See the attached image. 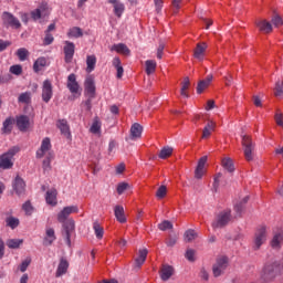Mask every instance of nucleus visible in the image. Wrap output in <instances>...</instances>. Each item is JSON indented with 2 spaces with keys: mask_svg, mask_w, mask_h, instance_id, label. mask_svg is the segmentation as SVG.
I'll return each mask as SVG.
<instances>
[{
  "mask_svg": "<svg viewBox=\"0 0 283 283\" xmlns=\"http://www.w3.org/2000/svg\"><path fill=\"white\" fill-rule=\"evenodd\" d=\"M207 87H209L208 82H206L205 80L199 81L197 85V94H202L205 90H207Z\"/></svg>",
  "mask_w": 283,
  "mask_h": 283,
  "instance_id": "50",
  "label": "nucleus"
},
{
  "mask_svg": "<svg viewBox=\"0 0 283 283\" xmlns=\"http://www.w3.org/2000/svg\"><path fill=\"white\" fill-rule=\"evenodd\" d=\"M145 65H146V74L148 76H150V74H154V72H156L157 63L155 60H147L145 62Z\"/></svg>",
  "mask_w": 283,
  "mask_h": 283,
  "instance_id": "39",
  "label": "nucleus"
},
{
  "mask_svg": "<svg viewBox=\"0 0 283 283\" xmlns=\"http://www.w3.org/2000/svg\"><path fill=\"white\" fill-rule=\"evenodd\" d=\"M186 259L189 261V262H196V251L192 250V249H188L186 251Z\"/></svg>",
  "mask_w": 283,
  "mask_h": 283,
  "instance_id": "54",
  "label": "nucleus"
},
{
  "mask_svg": "<svg viewBox=\"0 0 283 283\" xmlns=\"http://www.w3.org/2000/svg\"><path fill=\"white\" fill-rule=\"evenodd\" d=\"M113 12L115 14V17H117L118 19H120L123 17V12H125V4L120 1L118 2H113Z\"/></svg>",
  "mask_w": 283,
  "mask_h": 283,
  "instance_id": "28",
  "label": "nucleus"
},
{
  "mask_svg": "<svg viewBox=\"0 0 283 283\" xmlns=\"http://www.w3.org/2000/svg\"><path fill=\"white\" fill-rule=\"evenodd\" d=\"M147 249L139 250L138 256L135 259V264L138 266V269L145 264V260H147Z\"/></svg>",
  "mask_w": 283,
  "mask_h": 283,
  "instance_id": "29",
  "label": "nucleus"
},
{
  "mask_svg": "<svg viewBox=\"0 0 283 283\" xmlns=\"http://www.w3.org/2000/svg\"><path fill=\"white\" fill-rule=\"evenodd\" d=\"M282 95H283V81H277L275 84L274 96H282Z\"/></svg>",
  "mask_w": 283,
  "mask_h": 283,
  "instance_id": "52",
  "label": "nucleus"
},
{
  "mask_svg": "<svg viewBox=\"0 0 283 283\" xmlns=\"http://www.w3.org/2000/svg\"><path fill=\"white\" fill-rule=\"evenodd\" d=\"M272 24L274 28H280L281 25H283V20L280 15H274L272 18Z\"/></svg>",
  "mask_w": 283,
  "mask_h": 283,
  "instance_id": "56",
  "label": "nucleus"
},
{
  "mask_svg": "<svg viewBox=\"0 0 283 283\" xmlns=\"http://www.w3.org/2000/svg\"><path fill=\"white\" fill-rule=\"evenodd\" d=\"M96 70V55L86 56V72L90 74Z\"/></svg>",
  "mask_w": 283,
  "mask_h": 283,
  "instance_id": "27",
  "label": "nucleus"
},
{
  "mask_svg": "<svg viewBox=\"0 0 283 283\" xmlns=\"http://www.w3.org/2000/svg\"><path fill=\"white\" fill-rule=\"evenodd\" d=\"M64 231H65V240L67 247H72V233H74V229H76V226L74 223V220L69 219L67 221H64Z\"/></svg>",
  "mask_w": 283,
  "mask_h": 283,
  "instance_id": "9",
  "label": "nucleus"
},
{
  "mask_svg": "<svg viewBox=\"0 0 283 283\" xmlns=\"http://www.w3.org/2000/svg\"><path fill=\"white\" fill-rule=\"evenodd\" d=\"M84 90L88 98H94V96H96V84L94 83V77H86L84 82Z\"/></svg>",
  "mask_w": 283,
  "mask_h": 283,
  "instance_id": "10",
  "label": "nucleus"
},
{
  "mask_svg": "<svg viewBox=\"0 0 283 283\" xmlns=\"http://www.w3.org/2000/svg\"><path fill=\"white\" fill-rule=\"evenodd\" d=\"M12 125H14V118L8 117L2 124L3 134H10L12 132Z\"/></svg>",
  "mask_w": 283,
  "mask_h": 283,
  "instance_id": "36",
  "label": "nucleus"
},
{
  "mask_svg": "<svg viewBox=\"0 0 283 283\" xmlns=\"http://www.w3.org/2000/svg\"><path fill=\"white\" fill-rule=\"evenodd\" d=\"M57 127L60 128L61 134H63V136H66V138H70V136H72V133H70V125L67 124L66 119L57 120Z\"/></svg>",
  "mask_w": 283,
  "mask_h": 283,
  "instance_id": "23",
  "label": "nucleus"
},
{
  "mask_svg": "<svg viewBox=\"0 0 283 283\" xmlns=\"http://www.w3.org/2000/svg\"><path fill=\"white\" fill-rule=\"evenodd\" d=\"M115 218L120 224H125L127 222V218L125 217V208L123 206H115L114 208Z\"/></svg>",
  "mask_w": 283,
  "mask_h": 283,
  "instance_id": "21",
  "label": "nucleus"
},
{
  "mask_svg": "<svg viewBox=\"0 0 283 283\" xmlns=\"http://www.w3.org/2000/svg\"><path fill=\"white\" fill-rule=\"evenodd\" d=\"M15 123L20 132H28V129L30 128V117L28 115L17 116Z\"/></svg>",
  "mask_w": 283,
  "mask_h": 283,
  "instance_id": "13",
  "label": "nucleus"
},
{
  "mask_svg": "<svg viewBox=\"0 0 283 283\" xmlns=\"http://www.w3.org/2000/svg\"><path fill=\"white\" fill-rule=\"evenodd\" d=\"M207 165V156H203L199 159L197 168L195 170V178L197 180L202 179V176H205V166Z\"/></svg>",
  "mask_w": 283,
  "mask_h": 283,
  "instance_id": "16",
  "label": "nucleus"
},
{
  "mask_svg": "<svg viewBox=\"0 0 283 283\" xmlns=\"http://www.w3.org/2000/svg\"><path fill=\"white\" fill-rule=\"evenodd\" d=\"M65 44L66 45L64 46V54H65L64 61L65 63H70L72 59H74L75 46H74V43L70 41H66Z\"/></svg>",
  "mask_w": 283,
  "mask_h": 283,
  "instance_id": "18",
  "label": "nucleus"
},
{
  "mask_svg": "<svg viewBox=\"0 0 283 283\" xmlns=\"http://www.w3.org/2000/svg\"><path fill=\"white\" fill-rule=\"evenodd\" d=\"M52 158L50 155H46V158L43 160V169H50V164L52 163Z\"/></svg>",
  "mask_w": 283,
  "mask_h": 283,
  "instance_id": "63",
  "label": "nucleus"
},
{
  "mask_svg": "<svg viewBox=\"0 0 283 283\" xmlns=\"http://www.w3.org/2000/svg\"><path fill=\"white\" fill-rule=\"evenodd\" d=\"M7 222V227H10V229H17V227H19V219L14 218V217H8L6 219Z\"/></svg>",
  "mask_w": 283,
  "mask_h": 283,
  "instance_id": "46",
  "label": "nucleus"
},
{
  "mask_svg": "<svg viewBox=\"0 0 283 283\" xmlns=\"http://www.w3.org/2000/svg\"><path fill=\"white\" fill-rule=\"evenodd\" d=\"M48 65V59L41 56L38 57L36 61L33 64V71L39 74V72H41V70H43V67H46Z\"/></svg>",
  "mask_w": 283,
  "mask_h": 283,
  "instance_id": "25",
  "label": "nucleus"
},
{
  "mask_svg": "<svg viewBox=\"0 0 283 283\" xmlns=\"http://www.w3.org/2000/svg\"><path fill=\"white\" fill-rule=\"evenodd\" d=\"M156 12L160 14L163 12V0H154Z\"/></svg>",
  "mask_w": 283,
  "mask_h": 283,
  "instance_id": "61",
  "label": "nucleus"
},
{
  "mask_svg": "<svg viewBox=\"0 0 283 283\" xmlns=\"http://www.w3.org/2000/svg\"><path fill=\"white\" fill-rule=\"evenodd\" d=\"M43 156H50V158H54V153H52V142L50 137H45L42 143L40 149L36 151V158H43Z\"/></svg>",
  "mask_w": 283,
  "mask_h": 283,
  "instance_id": "6",
  "label": "nucleus"
},
{
  "mask_svg": "<svg viewBox=\"0 0 283 283\" xmlns=\"http://www.w3.org/2000/svg\"><path fill=\"white\" fill-rule=\"evenodd\" d=\"M163 52H165V42L160 41L157 48V59H163Z\"/></svg>",
  "mask_w": 283,
  "mask_h": 283,
  "instance_id": "58",
  "label": "nucleus"
},
{
  "mask_svg": "<svg viewBox=\"0 0 283 283\" xmlns=\"http://www.w3.org/2000/svg\"><path fill=\"white\" fill-rule=\"evenodd\" d=\"M19 151V147L13 146L7 153L2 154L0 156V169H12V167H14V156H17Z\"/></svg>",
  "mask_w": 283,
  "mask_h": 283,
  "instance_id": "1",
  "label": "nucleus"
},
{
  "mask_svg": "<svg viewBox=\"0 0 283 283\" xmlns=\"http://www.w3.org/2000/svg\"><path fill=\"white\" fill-rule=\"evenodd\" d=\"M69 269H70V262H67V259L62 258L57 265L55 277H62V275H65V273H67Z\"/></svg>",
  "mask_w": 283,
  "mask_h": 283,
  "instance_id": "17",
  "label": "nucleus"
},
{
  "mask_svg": "<svg viewBox=\"0 0 283 283\" xmlns=\"http://www.w3.org/2000/svg\"><path fill=\"white\" fill-rule=\"evenodd\" d=\"M241 138L245 160L251 163L253 160V151H255V143H253V139L249 135H242Z\"/></svg>",
  "mask_w": 283,
  "mask_h": 283,
  "instance_id": "4",
  "label": "nucleus"
},
{
  "mask_svg": "<svg viewBox=\"0 0 283 283\" xmlns=\"http://www.w3.org/2000/svg\"><path fill=\"white\" fill-rule=\"evenodd\" d=\"M227 269H229V258L226 255L218 256L216 263L212 265L213 277L224 275Z\"/></svg>",
  "mask_w": 283,
  "mask_h": 283,
  "instance_id": "3",
  "label": "nucleus"
},
{
  "mask_svg": "<svg viewBox=\"0 0 283 283\" xmlns=\"http://www.w3.org/2000/svg\"><path fill=\"white\" fill-rule=\"evenodd\" d=\"M174 275V266L171 265H163L161 271H160V277L164 282H167L169 277Z\"/></svg>",
  "mask_w": 283,
  "mask_h": 283,
  "instance_id": "24",
  "label": "nucleus"
},
{
  "mask_svg": "<svg viewBox=\"0 0 283 283\" xmlns=\"http://www.w3.org/2000/svg\"><path fill=\"white\" fill-rule=\"evenodd\" d=\"M231 209H226L219 212L212 221V229H224L231 222Z\"/></svg>",
  "mask_w": 283,
  "mask_h": 283,
  "instance_id": "2",
  "label": "nucleus"
},
{
  "mask_svg": "<svg viewBox=\"0 0 283 283\" xmlns=\"http://www.w3.org/2000/svg\"><path fill=\"white\" fill-rule=\"evenodd\" d=\"M214 129H216L214 122L213 120L208 122V124L205 126L202 130V138H209V136H211Z\"/></svg>",
  "mask_w": 283,
  "mask_h": 283,
  "instance_id": "33",
  "label": "nucleus"
},
{
  "mask_svg": "<svg viewBox=\"0 0 283 283\" xmlns=\"http://www.w3.org/2000/svg\"><path fill=\"white\" fill-rule=\"evenodd\" d=\"M93 229H94L97 240H103V235H104L105 231L103 230V227H101V223H98V221H95L93 223Z\"/></svg>",
  "mask_w": 283,
  "mask_h": 283,
  "instance_id": "40",
  "label": "nucleus"
},
{
  "mask_svg": "<svg viewBox=\"0 0 283 283\" xmlns=\"http://www.w3.org/2000/svg\"><path fill=\"white\" fill-rule=\"evenodd\" d=\"M256 28H259L260 32L264 34H271L273 32V24L266 20H261L255 23Z\"/></svg>",
  "mask_w": 283,
  "mask_h": 283,
  "instance_id": "19",
  "label": "nucleus"
},
{
  "mask_svg": "<svg viewBox=\"0 0 283 283\" xmlns=\"http://www.w3.org/2000/svg\"><path fill=\"white\" fill-rule=\"evenodd\" d=\"M15 54H17L19 61H27L28 56H30V51H28V49H25V48H20V49H18Z\"/></svg>",
  "mask_w": 283,
  "mask_h": 283,
  "instance_id": "42",
  "label": "nucleus"
},
{
  "mask_svg": "<svg viewBox=\"0 0 283 283\" xmlns=\"http://www.w3.org/2000/svg\"><path fill=\"white\" fill-rule=\"evenodd\" d=\"M66 87L71 94H78V90H81V86L78 85V82H76V74L71 73L67 76V83Z\"/></svg>",
  "mask_w": 283,
  "mask_h": 283,
  "instance_id": "12",
  "label": "nucleus"
},
{
  "mask_svg": "<svg viewBox=\"0 0 283 283\" xmlns=\"http://www.w3.org/2000/svg\"><path fill=\"white\" fill-rule=\"evenodd\" d=\"M266 242V228L261 227L256 230L254 234V251H258L262 244Z\"/></svg>",
  "mask_w": 283,
  "mask_h": 283,
  "instance_id": "7",
  "label": "nucleus"
},
{
  "mask_svg": "<svg viewBox=\"0 0 283 283\" xmlns=\"http://www.w3.org/2000/svg\"><path fill=\"white\" fill-rule=\"evenodd\" d=\"M23 211L27 216H32L34 212V207H32V203L30 201H25L22 206Z\"/></svg>",
  "mask_w": 283,
  "mask_h": 283,
  "instance_id": "48",
  "label": "nucleus"
},
{
  "mask_svg": "<svg viewBox=\"0 0 283 283\" xmlns=\"http://www.w3.org/2000/svg\"><path fill=\"white\" fill-rule=\"evenodd\" d=\"M54 43V36L51 33L45 32L44 45H52Z\"/></svg>",
  "mask_w": 283,
  "mask_h": 283,
  "instance_id": "59",
  "label": "nucleus"
},
{
  "mask_svg": "<svg viewBox=\"0 0 283 283\" xmlns=\"http://www.w3.org/2000/svg\"><path fill=\"white\" fill-rule=\"evenodd\" d=\"M9 72L15 76H21V74H23V66H21V64L12 65L10 66Z\"/></svg>",
  "mask_w": 283,
  "mask_h": 283,
  "instance_id": "45",
  "label": "nucleus"
},
{
  "mask_svg": "<svg viewBox=\"0 0 283 283\" xmlns=\"http://www.w3.org/2000/svg\"><path fill=\"white\" fill-rule=\"evenodd\" d=\"M52 96H54L52 82H50V80H45L42 86V101L44 103H50V101H52Z\"/></svg>",
  "mask_w": 283,
  "mask_h": 283,
  "instance_id": "8",
  "label": "nucleus"
},
{
  "mask_svg": "<svg viewBox=\"0 0 283 283\" xmlns=\"http://www.w3.org/2000/svg\"><path fill=\"white\" fill-rule=\"evenodd\" d=\"M10 45H12V43L10 41L0 40V52L8 50V48H10Z\"/></svg>",
  "mask_w": 283,
  "mask_h": 283,
  "instance_id": "60",
  "label": "nucleus"
},
{
  "mask_svg": "<svg viewBox=\"0 0 283 283\" xmlns=\"http://www.w3.org/2000/svg\"><path fill=\"white\" fill-rule=\"evenodd\" d=\"M91 134H101V120H98V117L94 118V122L90 128Z\"/></svg>",
  "mask_w": 283,
  "mask_h": 283,
  "instance_id": "44",
  "label": "nucleus"
},
{
  "mask_svg": "<svg viewBox=\"0 0 283 283\" xmlns=\"http://www.w3.org/2000/svg\"><path fill=\"white\" fill-rule=\"evenodd\" d=\"M56 196H57L56 189H51L46 191V197H45L46 203L51 205V207H56Z\"/></svg>",
  "mask_w": 283,
  "mask_h": 283,
  "instance_id": "26",
  "label": "nucleus"
},
{
  "mask_svg": "<svg viewBox=\"0 0 283 283\" xmlns=\"http://www.w3.org/2000/svg\"><path fill=\"white\" fill-rule=\"evenodd\" d=\"M143 136V125L135 123L130 127V139L138 140Z\"/></svg>",
  "mask_w": 283,
  "mask_h": 283,
  "instance_id": "20",
  "label": "nucleus"
},
{
  "mask_svg": "<svg viewBox=\"0 0 283 283\" xmlns=\"http://www.w3.org/2000/svg\"><path fill=\"white\" fill-rule=\"evenodd\" d=\"M1 21L4 28H13L14 30H19V28H21V21H19V18L14 17L11 12H2Z\"/></svg>",
  "mask_w": 283,
  "mask_h": 283,
  "instance_id": "5",
  "label": "nucleus"
},
{
  "mask_svg": "<svg viewBox=\"0 0 283 283\" xmlns=\"http://www.w3.org/2000/svg\"><path fill=\"white\" fill-rule=\"evenodd\" d=\"M206 51H207V43L205 42L198 43L193 53L195 59H198V61H202V59H205Z\"/></svg>",
  "mask_w": 283,
  "mask_h": 283,
  "instance_id": "22",
  "label": "nucleus"
},
{
  "mask_svg": "<svg viewBox=\"0 0 283 283\" xmlns=\"http://www.w3.org/2000/svg\"><path fill=\"white\" fill-rule=\"evenodd\" d=\"M234 211L239 214L242 213V211H244V203H241V201L235 203Z\"/></svg>",
  "mask_w": 283,
  "mask_h": 283,
  "instance_id": "64",
  "label": "nucleus"
},
{
  "mask_svg": "<svg viewBox=\"0 0 283 283\" xmlns=\"http://www.w3.org/2000/svg\"><path fill=\"white\" fill-rule=\"evenodd\" d=\"M282 242H283V232H279L274 234L271 241L272 249H280V247H282Z\"/></svg>",
  "mask_w": 283,
  "mask_h": 283,
  "instance_id": "34",
  "label": "nucleus"
},
{
  "mask_svg": "<svg viewBox=\"0 0 283 283\" xmlns=\"http://www.w3.org/2000/svg\"><path fill=\"white\" fill-rule=\"evenodd\" d=\"M196 238H198V233H196L195 230H187L185 232L186 242H193V240H196Z\"/></svg>",
  "mask_w": 283,
  "mask_h": 283,
  "instance_id": "47",
  "label": "nucleus"
},
{
  "mask_svg": "<svg viewBox=\"0 0 283 283\" xmlns=\"http://www.w3.org/2000/svg\"><path fill=\"white\" fill-rule=\"evenodd\" d=\"M165 196H167V186H160V187L157 189L156 197H157L159 200H163V198H165Z\"/></svg>",
  "mask_w": 283,
  "mask_h": 283,
  "instance_id": "51",
  "label": "nucleus"
},
{
  "mask_svg": "<svg viewBox=\"0 0 283 283\" xmlns=\"http://www.w3.org/2000/svg\"><path fill=\"white\" fill-rule=\"evenodd\" d=\"M71 213H78V207L76 206H69L64 207L63 210L57 214L59 222H65L67 218H70Z\"/></svg>",
  "mask_w": 283,
  "mask_h": 283,
  "instance_id": "11",
  "label": "nucleus"
},
{
  "mask_svg": "<svg viewBox=\"0 0 283 283\" xmlns=\"http://www.w3.org/2000/svg\"><path fill=\"white\" fill-rule=\"evenodd\" d=\"M18 103H22L24 105H30V103H32V93L24 92V93L20 94L18 97Z\"/></svg>",
  "mask_w": 283,
  "mask_h": 283,
  "instance_id": "37",
  "label": "nucleus"
},
{
  "mask_svg": "<svg viewBox=\"0 0 283 283\" xmlns=\"http://www.w3.org/2000/svg\"><path fill=\"white\" fill-rule=\"evenodd\" d=\"M221 165L226 171H229V174H233L235 171V167L233 166V159L226 157L222 159Z\"/></svg>",
  "mask_w": 283,
  "mask_h": 283,
  "instance_id": "31",
  "label": "nucleus"
},
{
  "mask_svg": "<svg viewBox=\"0 0 283 283\" xmlns=\"http://www.w3.org/2000/svg\"><path fill=\"white\" fill-rule=\"evenodd\" d=\"M56 241V232L53 228H46L45 229V235L43 239V245L44 247H52L54 242Z\"/></svg>",
  "mask_w": 283,
  "mask_h": 283,
  "instance_id": "15",
  "label": "nucleus"
},
{
  "mask_svg": "<svg viewBox=\"0 0 283 283\" xmlns=\"http://www.w3.org/2000/svg\"><path fill=\"white\" fill-rule=\"evenodd\" d=\"M127 189H129V184L127 182H120L117 186V193L119 196H122V193H125V191H127Z\"/></svg>",
  "mask_w": 283,
  "mask_h": 283,
  "instance_id": "53",
  "label": "nucleus"
},
{
  "mask_svg": "<svg viewBox=\"0 0 283 283\" xmlns=\"http://www.w3.org/2000/svg\"><path fill=\"white\" fill-rule=\"evenodd\" d=\"M221 178H222V174L221 172H219V174H217L214 176V181H213V185H212L214 191H218V188L220 187V179Z\"/></svg>",
  "mask_w": 283,
  "mask_h": 283,
  "instance_id": "57",
  "label": "nucleus"
},
{
  "mask_svg": "<svg viewBox=\"0 0 283 283\" xmlns=\"http://www.w3.org/2000/svg\"><path fill=\"white\" fill-rule=\"evenodd\" d=\"M46 9L48 4H41L38 9L31 11V19H33V21H39Z\"/></svg>",
  "mask_w": 283,
  "mask_h": 283,
  "instance_id": "30",
  "label": "nucleus"
},
{
  "mask_svg": "<svg viewBox=\"0 0 283 283\" xmlns=\"http://www.w3.org/2000/svg\"><path fill=\"white\" fill-rule=\"evenodd\" d=\"M191 85V82L189 81V77H185L184 82L181 83V90L180 94L184 96V98H189V94L187 93V90H189V86Z\"/></svg>",
  "mask_w": 283,
  "mask_h": 283,
  "instance_id": "38",
  "label": "nucleus"
},
{
  "mask_svg": "<svg viewBox=\"0 0 283 283\" xmlns=\"http://www.w3.org/2000/svg\"><path fill=\"white\" fill-rule=\"evenodd\" d=\"M167 229H174V223H171L168 220L163 221L161 223L158 224V230L159 231H167Z\"/></svg>",
  "mask_w": 283,
  "mask_h": 283,
  "instance_id": "49",
  "label": "nucleus"
},
{
  "mask_svg": "<svg viewBox=\"0 0 283 283\" xmlns=\"http://www.w3.org/2000/svg\"><path fill=\"white\" fill-rule=\"evenodd\" d=\"M69 39H81L83 36V30L78 27H73L67 32Z\"/></svg>",
  "mask_w": 283,
  "mask_h": 283,
  "instance_id": "35",
  "label": "nucleus"
},
{
  "mask_svg": "<svg viewBox=\"0 0 283 283\" xmlns=\"http://www.w3.org/2000/svg\"><path fill=\"white\" fill-rule=\"evenodd\" d=\"M171 154H174V148H171V147H164L159 151V158H161V160H165V159L169 158V156H171Z\"/></svg>",
  "mask_w": 283,
  "mask_h": 283,
  "instance_id": "43",
  "label": "nucleus"
},
{
  "mask_svg": "<svg viewBox=\"0 0 283 283\" xmlns=\"http://www.w3.org/2000/svg\"><path fill=\"white\" fill-rule=\"evenodd\" d=\"M112 50H115V52H117L118 54H124L125 56H129L130 54L129 48H127V45L123 43L114 44Z\"/></svg>",
  "mask_w": 283,
  "mask_h": 283,
  "instance_id": "32",
  "label": "nucleus"
},
{
  "mask_svg": "<svg viewBox=\"0 0 283 283\" xmlns=\"http://www.w3.org/2000/svg\"><path fill=\"white\" fill-rule=\"evenodd\" d=\"M13 190L17 196H23L25 193V181L20 176H17L12 182Z\"/></svg>",
  "mask_w": 283,
  "mask_h": 283,
  "instance_id": "14",
  "label": "nucleus"
},
{
  "mask_svg": "<svg viewBox=\"0 0 283 283\" xmlns=\"http://www.w3.org/2000/svg\"><path fill=\"white\" fill-rule=\"evenodd\" d=\"M32 260L31 259H25L19 266L21 273H25L28 271V266H30Z\"/></svg>",
  "mask_w": 283,
  "mask_h": 283,
  "instance_id": "55",
  "label": "nucleus"
},
{
  "mask_svg": "<svg viewBox=\"0 0 283 283\" xmlns=\"http://www.w3.org/2000/svg\"><path fill=\"white\" fill-rule=\"evenodd\" d=\"M23 244V239H9L7 241V247L9 249H19Z\"/></svg>",
  "mask_w": 283,
  "mask_h": 283,
  "instance_id": "41",
  "label": "nucleus"
},
{
  "mask_svg": "<svg viewBox=\"0 0 283 283\" xmlns=\"http://www.w3.org/2000/svg\"><path fill=\"white\" fill-rule=\"evenodd\" d=\"M176 242H178V238L169 237L166 241L167 247H176Z\"/></svg>",
  "mask_w": 283,
  "mask_h": 283,
  "instance_id": "62",
  "label": "nucleus"
}]
</instances>
